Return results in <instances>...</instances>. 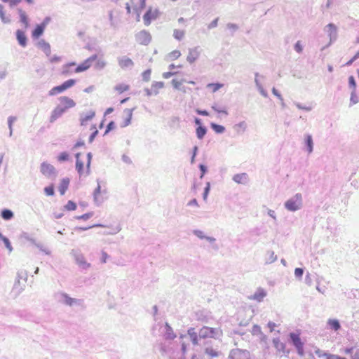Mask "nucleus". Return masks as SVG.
Masks as SVG:
<instances>
[{"mask_svg":"<svg viewBox=\"0 0 359 359\" xmlns=\"http://www.w3.org/2000/svg\"><path fill=\"white\" fill-rule=\"evenodd\" d=\"M302 206L303 199L302 195L300 193H297L284 203L285 208L290 212H296L302 209Z\"/></svg>","mask_w":359,"mask_h":359,"instance_id":"nucleus-1","label":"nucleus"},{"mask_svg":"<svg viewBox=\"0 0 359 359\" xmlns=\"http://www.w3.org/2000/svg\"><path fill=\"white\" fill-rule=\"evenodd\" d=\"M222 335V332L219 328H213L207 326H203L198 331V337L201 339L206 338L218 339Z\"/></svg>","mask_w":359,"mask_h":359,"instance_id":"nucleus-2","label":"nucleus"},{"mask_svg":"<svg viewBox=\"0 0 359 359\" xmlns=\"http://www.w3.org/2000/svg\"><path fill=\"white\" fill-rule=\"evenodd\" d=\"M55 297L58 302L69 306H80L82 304L81 299L72 298L65 292H58L55 294Z\"/></svg>","mask_w":359,"mask_h":359,"instance_id":"nucleus-3","label":"nucleus"},{"mask_svg":"<svg viewBox=\"0 0 359 359\" xmlns=\"http://www.w3.org/2000/svg\"><path fill=\"white\" fill-rule=\"evenodd\" d=\"M41 172L47 178L55 179L57 175V172L55 167L46 162H43L40 167Z\"/></svg>","mask_w":359,"mask_h":359,"instance_id":"nucleus-4","label":"nucleus"},{"mask_svg":"<svg viewBox=\"0 0 359 359\" xmlns=\"http://www.w3.org/2000/svg\"><path fill=\"white\" fill-rule=\"evenodd\" d=\"M72 254L74 256L76 263L80 268L86 270L90 267L91 264L86 262L83 254L74 250L72 251Z\"/></svg>","mask_w":359,"mask_h":359,"instance_id":"nucleus-5","label":"nucleus"},{"mask_svg":"<svg viewBox=\"0 0 359 359\" xmlns=\"http://www.w3.org/2000/svg\"><path fill=\"white\" fill-rule=\"evenodd\" d=\"M250 353L247 350L240 348L233 349L231 351L229 359H250Z\"/></svg>","mask_w":359,"mask_h":359,"instance_id":"nucleus-6","label":"nucleus"},{"mask_svg":"<svg viewBox=\"0 0 359 359\" xmlns=\"http://www.w3.org/2000/svg\"><path fill=\"white\" fill-rule=\"evenodd\" d=\"M290 338L292 344L296 348L297 353L299 355H304V344L302 342L299 334L292 332L290 334Z\"/></svg>","mask_w":359,"mask_h":359,"instance_id":"nucleus-7","label":"nucleus"},{"mask_svg":"<svg viewBox=\"0 0 359 359\" xmlns=\"http://www.w3.org/2000/svg\"><path fill=\"white\" fill-rule=\"evenodd\" d=\"M324 30L327 33L330 38V42L328 44V46H330L337 39V27L334 24L330 23L325 27Z\"/></svg>","mask_w":359,"mask_h":359,"instance_id":"nucleus-8","label":"nucleus"},{"mask_svg":"<svg viewBox=\"0 0 359 359\" xmlns=\"http://www.w3.org/2000/svg\"><path fill=\"white\" fill-rule=\"evenodd\" d=\"M265 79V76L263 75H260L258 72H256L255 74V83L256 88H257L259 93L264 97H268V93L267 91L263 88V86L262 84V81H264Z\"/></svg>","mask_w":359,"mask_h":359,"instance_id":"nucleus-9","label":"nucleus"},{"mask_svg":"<svg viewBox=\"0 0 359 359\" xmlns=\"http://www.w3.org/2000/svg\"><path fill=\"white\" fill-rule=\"evenodd\" d=\"M97 55L96 54L91 55L90 57L83 61L75 69L74 72L79 73L87 70L91 65L93 61L96 60Z\"/></svg>","mask_w":359,"mask_h":359,"instance_id":"nucleus-10","label":"nucleus"},{"mask_svg":"<svg viewBox=\"0 0 359 359\" xmlns=\"http://www.w3.org/2000/svg\"><path fill=\"white\" fill-rule=\"evenodd\" d=\"M158 11L157 9L153 10L150 7L143 16L144 23L146 26L151 24V20H156L158 18Z\"/></svg>","mask_w":359,"mask_h":359,"instance_id":"nucleus-11","label":"nucleus"},{"mask_svg":"<svg viewBox=\"0 0 359 359\" xmlns=\"http://www.w3.org/2000/svg\"><path fill=\"white\" fill-rule=\"evenodd\" d=\"M135 37H136V41L140 44H142V45H147L148 43H150V41L151 40V36L150 34L145 30H142V31L140 32L139 33H137L136 34Z\"/></svg>","mask_w":359,"mask_h":359,"instance_id":"nucleus-12","label":"nucleus"},{"mask_svg":"<svg viewBox=\"0 0 359 359\" xmlns=\"http://www.w3.org/2000/svg\"><path fill=\"white\" fill-rule=\"evenodd\" d=\"M201 49L199 46H196L189 49V54L187 60L190 64L194 63L200 56Z\"/></svg>","mask_w":359,"mask_h":359,"instance_id":"nucleus-13","label":"nucleus"},{"mask_svg":"<svg viewBox=\"0 0 359 359\" xmlns=\"http://www.w3.org/2000/svg\"><path fill=\"white\" fill-rule=\"evenodd\" d=\"M65 112L66 110L63 108L62 105L58 104L52 111L51 116L50 117V122H55Z\"/></svg>","mask_w":359,"mask_h":359,"instance_id":"nucleus-14","label":"nucleus"},{"mask_svg":"<svg viewBox=\"0 0 359 359\" xmlns=\"http://www.w3.org/2000/svg\"><path fill=\"white\" fill-rule=\"evenodd\" d=\"M60 105H62L63 108L67 111L68 109L72 108L76 105L75 102L66 96H62L59 98Z\"/></svg>","mask_w":359,"mask_h":359,"instance_id":"nucleus-15","label":"nucleus"},{"mask_svg":"<svg viewBox=\"0 0 359 359\" xmlns=\"http://www.w3.org/2000/svg\"><path fill=\"white\" fill-rule=\"evenodd\" d=\"M118 63L122 69L132 68L134 65L133 60L126 56L118 57Z\"/></svg>","mask_w":359,"mask_h":359,"instance_id":"nucleus-16","label":"nucleus"},{"mask_svg":"<svg viewBox=\"0 0 359 359\" xmlns=\"http://www.w3.org/2000/svg\"><path fill=\"white\" fill-rule=\"evenodd\" d=\"M16 39L19 45L23 48L27 46V38L25 34V32L21 29H18L15 32Z\"/></svg>","mask_w":359,"mask_h":359,"instance_id":"nucleus-17","label":"nucleus"},{"mask_svg":"<svg viewBox=\"0 0 359 359\" xmlns=\"http://www.w3.org/2000/svg\"><path fill=\"white\" fill-rule=\"evenodd\" d=\"M95 116V112L93 110L89 111L86 114L84 113L80 114V123L81 126H86L88 121H90Z\"/></svg>","mask_w":359,"mask_h":359,"instance_id":"nucleus-18","label":"nucleus"},{"mask_svg":"<svg viewBox=\"0 0 359 359\" xmlns=\"http://www.w3.org/2000/svg\"><path fill=\"white\" fill-rule=\"evenodd\" d=\"M187 334L189 335L193 345H199V340L201 338L198 337V332L197 333L196 332L195 328L189 327L187 330Z\"/></svg>","mask_w":359,"mask_h":359,"instance_id":"nucleus-19","label":"nucleus"},{"mask_svg":"<svg viewBox=\"0 0 359 359\" xmlns=\"http://www.w3.org/2000/svg\"><path fill=\"white\" fill-rule=\"evenodd\" d=\"M273 344L277 351L283 353H288L289 351H286L285 344L280 341L279 338H273Z\"/></svg>","mask_w":359,"mask_h":359,"instance_id":"nucleus-20","label":"nucleus"},{"mask_svg":"<svg viewBox=\"0 0 359 359\" xmlns=\"http://www.w3.org/2000/svg\"><path fill=\"white\" fill-rule=\"evenodd\" d=\"M37 47L41 48L46 56H50L51 50L50 44L46 42L44 39H41L37 43Z\"/></svg>","mask_w":359,"mask_h":359,"instance_id":"nucleus-21","label":"nucleus"},{"mask_svg":"<svg viewBox=\"0 0 359 359\" xmlns=\"http://www.w3.org/2000/svg\"><path fill=\"white\" fill-rule=\"evenodd\" d=\"M17 12L19 15L20 22L24 25V27L25 29H27L29 26V19H28V17H27L25 11H24L20 8H18Z\"/></svg>","mask_w":359,"mask_h":359,"instance_id":"nucleus-22","label":"nucleus"},{"mask_svg":"<svg viewBox=\"0 0 359 359\" xmlns=\"http://www.w3.org/2000/svg\"><path fill=\"white\" fill-rule=\"evenodd\" d=\"M133 110L134 109H126L123 111V113L126 115V118L124 119L123 123H121V127L124 128L130 124Z\"/></svg>","mask_w":359,"mask_h":359,"instance_id":"nucleus-23","label":"nucleus"},{"mask_svg":"<svg viewBox=\"0 0 359 359\" xmlns=\"http://www.w3.org/2000/svg\"><path fill=\"white\" fill-rule=\"evenodd\" d=\"M233 180L237 184H245L248 182V176L246 173L236 174Z\"/></svg>","mask_w":359,"mask_h":359,"instance_id":"nucleus-24","label":"nucleus"},{"mask_svg":"<svg viewBox=\"0 0 359 359\" xmlns=\"http://www.w3.org/2000/svg\"><path fill=\"white\" fill-rule=\"evenodd\" d=\"M266 296V292L263 288H258L257 291L254 293L252 297V299L256 300L259 302L263 301L264 298Z\"/></svg>","mask_w":359,"mask_h":359,"instance_id":"nucleus-25","label":"nucleus"},{"mask_svg":"<svg viewBox=\"0 0 359 359\" xmlns=\"http://www.w3.org/2000/svg\"><path fill=\"white\" fill-rule=\"evenodd\" d=\"M69 179L68 177H65L62 179L60 185L58 187L59 192L61 195H64L67 190L69 185Z\"/></svg>","mask_w":359,"mask_h":359,"instance_id":"nucleus-26","label":"nucleus"},{"mask_svg":"<svg viewBox=\"0 0 359 359\" xmlns=\"http://www.w3.org/2000/svg\"><path fill=\"white\" fill-rule=\"evenodd\" d=\"M165 331L164 332V338L165 339L172 340L174 339L176 337V334L174 333V331L171 326L168 323H165Z\"/></svg>","mask_w":359,"mask_h":359,"instance_id":"nucleus-27","label":"nucleus"},{"mask_svg":"<svg viewBox=\"0 0 359 359\" xmlns=\"http://www.w3.org/2000/svg\"><path fill=\"white\" fill-rule=\"evenodd\" d=\"M0 18L4 24H9L11 22V15H6L4 12V6L2 4H0Z\"/></svg>","mask_w":359,"mask_h":359,"instance_id":"nucleus-28","label":"nucleus"},{"mask_svg":"<svg viewBox=\"0 0 359 359\" xmlns=\"http://www.w3.org/2000/svg\"><path fill=\"white\" fill-rule=\"evenodd\" d=\"M305 144L309 154L312 153L313 150V142L311 135L307 134L305 135Z\"/></svg>","mask_w":359,"mask_h":359,"instance_id":"nucleus-29","label":"nucleus"},{"mask_svg":"<svg viewBox=\"0 0 359 359\" xmlns=\"http://www.w3.org/2000/svg\"><path fill=\"white\" fill-rule=\"evenodd\" d=\"M80 154L78 153L76 154V169L79 172V175L81 176L83 173V163L79 159Z\"/></svg>","mask_w":359,"mask_h":359,"instance_id":"nucleus-30","label":"nucleus"},{"mask_svg":"<svg viewBox=\"0 0 359 359\" xmlns=\"http://www.w3.org/2000/svg\"><path fill=\"white\" fill-rule=\"evenodd\" d=\"M20 279H23L25 282L27 280V273L25 271H21L18 273V280L14 284L13 290L17 289L18 285L20 284Z\"/></svg>","mask_w":359,"mask_h":359,"instance_id":"nucleus-31","label":"nucleus"},{"mask_svg":"<svg viewBox=\"0 0 359 359\" xmlns=\"http://www.w3.org/2000/svg\"><path fill=\"white\" fill-rule=\"evenodd\" d=\"M1 216L4 220L8 221L13 218L14 214L9 209H4L1 212Z\"/></svg>","mask_w":359,"mask_h":359,"instance_id":"nucleus-32","label":"nucleus"},{"mask_svg":"<svg viewBox=\"0 0 359 359\" xmlns=\"http://www.w3.org/2000/svg\"><path fill=\"white\" fill-rule=\"evenodd\" d=\"M44 30L45 29L42 26L37 25L35 29L32 31V37L34 39H38L43 34Z\"/></svg>","mask_w":359,"mask_h":359,"instance_id":"nucleus-33","label":"nucleus"},{"mask_svg":"<svg viewBox=\"0 0 359 359\" xmlns=\"http://www.w3.org/2000/svg\"><path fill=\"white\" fill-rule=\"evenodd\" d=\"M207 133V128L203 126H198L196 130L198 139L202 140Z\"/></svg>","mask_w":359,"mask_h":359,"instance_id":"nucleus-34","label":"nucleus"},{"mask_svg":"<svg viewBox=\"0 0 359 359\" xmlns=\"http://www.w3.org/2000/svg\"><path fill=\"white\" fill-rule=\"evenodd\" d=\"M327 324L330 327L331 329L334 331H337L341 328L340 323L338 320L336 319H329Z\"/></svg>","mask_w":359,"mask_h":359,"instance_id":"nucleus-35","label":"nucleus"},{"mask_svg":"<svg viewBox=\"0 0 359 359\" xmlns=\"http://www.w3.org/2000/svg\"><path fill=\"white\" fill-rule=\"evenodd\" d=\"M65 88L63 87V85H60V86H55V87H53L49 92H48V95L50 96H53V95H55L58 93H60L63 91H65Z\"/></svg>","mask_w":359,"mask_h":359,"instance_id":"nucleus-36","label":"nucleus"},{"mask_svg":"<svg viewBox=\"0 0 359 359\" xmlns=\"http://www.w3.org/2000/svg\"><path fill=\"white\" fill-rule=\"evenodd\" d=\"M210 127L216 133L218 134H222L225 131V128L223 126L215 123H212L210 124Z\"/></svg>","mask_w":359,"mask_h":359,"instance_id":"nucleus-37","label":"nucleus"},{"mask_svg":"<svg viewBox=\"0 0 359 359\" xmlns=\"http://www.w3.org/2000/svg\"><path fill=\"white\" fill-rule=\"evenodd\" d=\"M0 239L4 242L5 247L8 250L9 252H11L13 251V247L9 239L4 236L1 233H0Z\"/></svg>","mask_w":359,"mask_h":359,"instance_id":"nucleus-38","label":"nucleus"},{"mask_svg":"<svg viewBox=\"0 0 359 359\" xmlns=\"http://www.w3.org/2000/svg\"><path fill=\"white\" fill-rule=\"evenodd\" d=\"M164 83L162 81H154L151 85V88L154 90V95L158 93V90L163 88Z\"/></svg>","mask_w":359,"mask_h":359,"instance_id":"nucleus-39","label":"nucleus"},{"mask_svg":"<svg viewBox=\"0 0 359 359\" xmlns=\"http://www.w3.org/2000/svg\"><path fill=\"white\" fill-rule=\"evenodd\" d=\"M146 0H140V4L139 6H135L134 9L136 10L137 14V20H140V15L142 12V11L145 8L146 6Z\"/></svg>","mask_w":359,"mask_h":359,"instance_id":"nucleus-40","label":"nucleus"},{"mask_svg":"<svg viewBox=\"0 0 359 359\" xmlns=\"http://www.w3.org/2000/svg\"><path fill=\"white\" fill-rule=\"evenodd\" d=\"M75 65H76L75 62H70V63H67V64L63 65L62 70V74L65 75V76H67V75L70 74V73L72 72L70 71L69 68L71 67L75 66Z\"/></svg>","mask_w":359,"mask_h":359,"instance_id":"nucleus-41","label":"nucleus"},{"mask_svg":"<svg viewBox=\"0 0 359 359\" xmlns=\"http://www.w3.org/2000/svg\"><path fill=\"white\" fill-rule=\"evenodd\" d=\"M17 120L15 116H11L8 118V126L9 128V136L11 137L13 135V123Z\"/></svg>","mask_w":359,"mask_h":359,"instance_id":"nucleus-42","label":"nucleus"},{"mask_svg":"<svg viewBox=\"0 0 359 359\" xmlns=\"http://www.w3.org/2000/svg\"><path fill=\"white\" fill-rule=\"evenodd\" d=\"M96 60L97 62L95 65V68L99 70L104 69L107 65V62L102 58H97Z\"/></svg>","mask_w":359,"mask_h":359,"instance_id":"nucleus-43","label":"nucleus"},{"mask_svg":"<svg viewBox=\"0 0 359 359\" xmlns=\"http://www.w3.org/2000/svg\"><path fill=\"white\" fill-rule=\"evenodd\" d=\"M268 257L266 258V263L271 264L277 259V256L275 255L273 251H269L267 252Z\"/></svg>","mask_w":359,"mask_h":359,"instance_id":"nucleus-44","label":"nucleus"},{"mask_svg":"<svg viewBox=\"0 0 359 359\" xmlns=\"http://www.w3.org/2000/svg\"><path fill=\"white\" fill-rule=\"evenodd\" d=\"M100 191H101V187H100V184L98 183L97 188L94 190V192H93L94 201L97 204L100 203L102 202L101 201L99 200V194H100Z\"/></svg>","mask_w":359,"mask_h":359,"instance_id":"nucleus-45","label":"nucleus"},{"mask_svg":"<svg viewBox=\"0 0 359 359\" xmlns=\"http://www.w3.org/2000/svg\"><path fill=\"white\" fill-rule=\"evenodd\" d=\"M359 102V97L355 93V90H353L351 93V98H350V107L353 104H355L356 103Z\"/></svg>","mask_w":359,"mask_h":359,"instance_id":"nucleus-46","label":"nucleus"},{"mask_svg":"<svg viewBox=\"0 0 359 359\" xmlns=\"http://www.w3.org/2000/svg\"><path fill=\"white\" fill-rule=\"evenodd\" d=\"M315 353L316 355L320 358H324V359H327L328 358V356H330L331 355V353H327V352H325L320 349H317L315 351Z\"/></svg>","mask_w":359,"mask_h":359,"instance_id":"nucleus-47","label":"nucleus"},{"mask_svg":"<svg viewBox=\"0 0 359 359\" xmlns=\"http://www.w3.org/2000/svg\"><path fill=\"white\" fill-rule=\"evenodd\" d=\"M205 353L212 358L217 357L219 355L218 352L211 347H206L205 348Z\"/></svg>","mask_w":359,"mask_h":359,"instance_id":"nucleus-48","label":"nucleus"},{"mask_svg":"<svg viewBox=\"0 0 359 359\" xmlns=\"http://www.w3.org/2000/svg\"><path fill=\"white\" fill-rule=\"evenodd\" d=\"M173 36L177 40H182L184 36V32L180 29H175L173 32Z\"/></svg>","mask_w":359,"mask_h":359,"instance_id":"nucleus-49","label":"nucleus"},{"mask_svg":"<svg viewBox=\"0 0 359 359\" xmlns=\"http://www.w3.org/2000/svg\"><path fill=\"white\" fill-rule=\"evenodd\" d=\"M128 89L129 86L123 83H121L115 86V90H117L119 93H122L123 92L128 90Z\"/></svg>","mask_w":359,"mask_h":359,"instance_id":"nucleus-50","label":"nucleus"},{"mask_svg":"<svg viewBox=\"0 0 359 359\" xmlns=\"http://www.w3.org/2000/svg\"><path fill=\"white\" fill-rule=\"evenodd\" d=\"M76 208V204L72 201H69L64 206V209L68 211L74 210Z\"/></svg>","mask_w":359,"mask_h":359,"instance_id":"nucleus-51","label":"nucleus"},{"mask_svg":"<svg viewBox=\"0 0 359 359\" xmlns=\"http://www.w3.org/2000/svg\"><path fill=\"white\" fill-rule=\"evenodd\" d=\"M4 3H8L10 8H13L18 6L22 0H1Z\"/></svg>","mask_w":359,"mask_h":359,"instance_id":"nucleus-52","label":"nucleus"},{"mask_svg":"<svg viewBox=\"0 0 359 359\" xmlns=\"http://www.w3.org/2000/svg\"><path fill=\"white\" fill-rule=\"evenodd\" d=\"M44 193L46 194V196H53L55 194L53 184L45 187Z\"/></svg>","mask_w":359,"mask_h":359,"instance_id":"nucleus-53","label":"nucleus"},{"mask_svg":"<svg viewBox=\"0 0 359 359\" xmlns=\"http://www.w3.org/2000/svg\"><path fill=\"white\" fill-rule=\"evenodd\" d=\"M76 83V80L74 79H69L66 81H65L62 85L65 90L72 87Z\"/></svg>","mask_w":359,"mask_h":359,"instance_id":"nucleus-54","label":"nucleus"},{"mask_svg":"<svg viewBox=\"0 0 359 359\" xmlns=\"http://www.w3.org/2000/svg\"><path fill=\"white\" fill-rule=\"evenodd\" d=\"M251 332L253 335H259V334L263 335L261 327L257 325H255L252 327Z\"/></svg>","mask_w":359,"mask_h":359,"instance_id":"nucleus-55","label":"nucleus"},{"mask_svg":"<svg viewBox=\"0 0 359 359\" xmlns=\"http://www.w3.org/2000/svg\"><path fill=\"white\" fill-rule=\"evenodd\" d=\"M35 246L39 248L41 252H44L46 255H50L51 252L48 248H45L41 243H35Z\"/></svg>","mask_w":359,"mask_h":359,"instance_id":"nucleus-56","label":"nucleus"},{"mask_svg":"<svg viewBox=\"0 0 359 359\" xmlns=\"http://www.w3.org/2000/svg\"><path fill=\"white\" fill-rule=\"evenodd\" d=\"M121 226L120 225H117L115 227L111 228V232H104V235H114L121 231Z\"/></svg>","mask_w":359,"mask_h":359,"instance_id":"nucleus-57","label":"nucleus"},{"mask_svg":"<svg viewBox=\"0 0 359 359\" xmlns=\"http://www.w3.org/2000/svg\"><path fill=\"white\" fill-rule=\"evenodd\" d=\"M223 86V84L222 83H208L207 85V87L208 88H212V91L215 93L216 91H217L219 89H220Z\"/></svg>","mask_w":359,"mask_h":359,"instance_id":"nucleus-58","label":"nucleus"},{"mask_svg":"<svg viewBox=\"0 0 359 359\" xmlns=\"http://www.w3.org/2000/svg\"><path fill=\"white\" fill-rule=\"evenodd\" d=\"M93 212H88L85 213L82 215L76 216L75 218L79 220H87L90 219L91 217H93Z\"/></svg>","mask_w":359,"mask_h":359,"instance_id":"nucleus-59","label":"nucleus"},{"mask_svg":"<svg viewBox=\"0 0 359 359\" xmlns=\"http://www.w3.org/2000/svg\"><path fill=\"white\" fill-rule=\"evenodd\" d=\"M69 159V154L67 152H62L58 156L57 160L60 162L67 161Z\"/></svg>","mask_w":359,"mask_h":359,"instance_id":"nucleus-60","label":"nucleus"},{"mask_svg":"<svg viewBox=\"0 0 359 359\" xmlns=\"http://www.w3.org/2000/svg\"><path fill=\"white\" fill-rule=\"evenodd\" d=\"M210 190V182H207L206 186L204 189L203 194V198L204 201H206L208 196L209 194Z\"/></svg>","mask_w":359,"mask_h":359,"instance_id":"nucleus-61","label":"nucleus"},{"mask_svg":"<svg viewBox=\"0 0 359 359\" xmlns=\"http://www.w3.org/2000/svg\"><path fill=\"white\" fill-rule=\"evenodd\" d=\"M180 55H181V53L177 50H175L169 54V57L171 60H175V59H177L178 57H180Z\"/></svg>","mask_w":359,"mask_h":359,"instance_id":"nucleus-62","label":"nucleus"},{"mask_svg":"<svg viewBox=\"0 0 359 359\" xmlns=\"http://www.w3.org/2000/svg\"><path fill=\"white\" fill-rule=\"evenodd\" d=\"M193 233L200 239H205V235L203 231L201 230L195 229L193 231Z\"/></svg>","mask_w":359,"mask_h":359,"instance_id":"nucleus-63","label":"nucleus"},{"mask_svg":"<svg viewBox=\"0 0 359 359\" xmlns=\"http://www.w3.org/2000/svg\"><path fill=\"white\" fill-rule=\"evenodd\" d=\"M304 273V269L302 268H296L294 270V276L296 278L300 279L302 278Z\"/></svg>","mask_w":359,"mask_h":359,"instance_id":"nucleus-64","label":"nucleus"}]
</instances>
